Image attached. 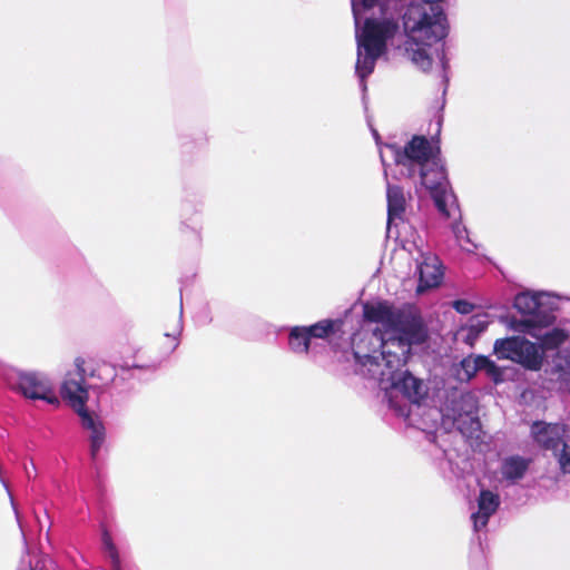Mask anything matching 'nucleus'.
Wrapping results in <instances>:
<instances>
[{"label":"nucleus","mask_w":570,"mask_h":570,"mask_svg":"<svg viewBox=\"0 0 570 570\" xmlns=\"http://www.w3.org/2000/svg\"><path fill=\"white\" fill-rule=\"evenodd\" d=\"M90 376L98 377L101 381V384H108L116 376V371L112 366L108 364L99 365L96 370H92Z\"/></svg>","instance_id":"5701e85b"},{"label":"nucleus","mask_w":570,"mask_h":570,"mask_svg":"<svg viewBox=\"0 0 570 570\" xmlns=\"http://www.w3.org/2000/svg\"><path fill=\"white\" fill-rule=\"evenodd\" d=\"M542 328L538 327L537 335L532 336L540 341L541 347L546 351L558 348L569 338V333L563 328L553 327L541 333Z\"/></svg>","instance_id":"dca6fc26"},{"label":"nucleus","mask_w":570,"mask_h":570,"mask_svg":"<svg viewBox=\"0 0 570 570\" xmlns=\"http://www.w3.org/2000/svg\"><path fill=\"white\" fill-rule=\"evenodd\" d=\"M478 510L471 514L473 531L480 532L485 529L490 518L500 507V497L488 489H482L476 499Z\"/></svg>","instance_id":"f8f14e48"},{"label":"nucleus","mask_w":570,"mask_h":570,"mask_svg":"<svg viewBox=\"0 0 570 570\" xmlns=\"http://www.w3.org/2000/svg\"><path fill=\"white\" fill-rule=\"evenodd\" d=\"M534 443L551 452L563 473H570V428L563 423L535 421L531 425Z\"/></svg>","instance_id":"0eeeda50"},{"label":"nucleus","mask_w":570,"mask_h":570,"mask_svg":"<svg viewBox=\"0 0 570 570\" xmlns=\"http://www.w3.org/2000/svg\"><path fill=\"white\" fill-rule=\"evenodd\" d=\"M419 285L417 292L440 285L443 278V269L440 259L431 253H422L417 263Z\"/></svg>","instance_id":"9b49d317"},{"label":"nucleus","mask_w":570,"mask_h":570,"mask_svg":"<svg viewBox=\"0 0 570 570\" xmlns=\"http://www.w3.org/2000/svg\"><path fill=\"white\" fill-rule=\"evenodd\" d=\"M363 314L366 321L379 323L381 327L354 334L352 350L356 365L384 354L402 356L407 345L422 344L426 340L422 318L411 311L380 302L364 304Z\"/></svg>","instance_id":"f03ea898"},{"label":"nucleus","mask_w":570,"mask_h":570,"mask_svg":"<svg viewBox=\"0 0 570 570\" xmlns=\"http://www.w3.org/2000/svg\"><path fill=\"white\" fill-rule=\"evenodd\" d=\"M202 228L200 212L189 203L184 204L181 207L180 232L199 243Z\"/></svg>","instance_id":"4468645a"},{"label":"nucleus","mask_w":570,"mask_h":570,"mask_svg":"<svg viewBox=\"0 0 570 570\" xmlns=\"http://www.w3.org/2000/svg\"><path fill=\"white\" fill-rule=\"evenodd\" d=\"M355 22L357 59L355 72L363 90L365 79L385 53L387 41L396 36L402 26L406 41L405 56L422 71H428L438 59L442 79L446 76L448 60L438 45L448 35L446 16L439 4L416 0H352Z\"/></svg>","instance_id":"f257e3e1"},{"label":"nucleus","mask_w":570,"mask_h":570,"mask_svg":"<svg viewBox=\"0 0 570 570\" xmlns=\"http://www.w3.org/2000/svg\"><path fill=\"white\" fill-rule=\"evenodd\" d=\"M390 156L401 177L419 176L421 185L430 190L438 210L445 217L459 218L460 210L456 197L449 189L445 168L440 157V149L433 146L424 136H414L403 148L386 145L380 157L387 176L386 157Z\"/></svg>","instance_id":"7ed1b4c3"},{"label":"nucleus","mask_w":570,"mask_h":570,"mask_svg":"<svg viewBox=\"0 0 570 570\" xmlns=\"http://www.w3.org/2000/svg\"><path fill=\"white\" fill-rule=\"evenodd\" d=\"M57 564L56 562L48 556L42 557L39 559L35 566V568H31L30 570H56Z\"/></svg>","instance_id":"393cba45"},{"label":"nucleus","mask_w":570,"mask_h":570,"mask_svg":"<svg viewBox=\"0 0 570 570\" xmlns=\"http://www.w3.org/2000/svg\"><path fill=\"white\" fill-rule=\"evenodd\" d=\"M335 322L332 320H322L311 326H306V330L312 338H326L334 332Z\"/></svg>","instance_id":"aec40b11"},{"label":"nucleus","mask_w":570,"mask_h":570,"mask_svg":"<svg viewBox=\"0 0 570 570\" xmlns=\"http://www.w3.org/2000/svg\"><path fill=\"white\" fill-rule=\"evenodd\" d=\"M453 307L460 314H470L474 306L468 301L458 299L453 303Z\"/></svg>","instance_id":"a878e982"},{"label":"nucleus","mask_w":570,"mask_h":570,"mask_svg":"<svg viewBox=\"0 0 570 570\" xmlns=\"http://www.w3.org/2000/svg\"><path fill=\"white\" fill-rule=\"evenodd\" d=\"M412 345H407L402 356L395 357L384 354L356 365V371L362 376L373 380L385 392H399L411 403L419 404L428 395V386L423 380L415 377L407 370H402Z\"/></svg>","instance_id":"20e7f679"},{"label":"nucleus","mask_w":570,"mask_h":570,"mask_svg":"<svg viewBox=\"0 0 570 570\" xmlns=\"http://www.w3.org/2000/svg\"><path fill=\"white\" fill-rule=\"evenodd\" d=\"M181 315H183V304L180 303L179 320L177 321L176 327L173 330V332L165 333V336L173 337V340L175 341L171 350H175L178 346L177 337L180 335L181 330H183Z\"/></svg>","instance_id":"b1692460"},{"label":"nucleus","mask_w":570,"mask_h":570,"mask_svg":"<svg viewBox=\"0 0 570 570\" xmlns=\"http://www.w3.org/2000/svg\"><path fill=\"white\" fill-rule=\"evenodd\" d=\"M24 469L28 479H35L37 476V468L33 461L30 462V466H26Z\"/></svg>","instance_id":"bb28decb"},{"label":"nucleus","mask_w":570,"mask_h":570,"mask_svg":"<svg viewBox=\"0 0 570 570\" xmlns=\"http://www.w3.org/2000/svg\"><path fill=\"white\" fill-rule=\"evenodd\" d=\"M85 360H75V370L66 375L61 385V396L79 415L81 428L88 433L91 460H96L106 442V428L101 419L88 411V387L85 384Z\"/></svg>","instance_id":"39448f33"},{"label":"nucleus","mask_w":570,"mask_h":570,"mask_svg":"<svg viewBox=\"0 0 570 570\" xmlns=\"http://www.w3.org/2000/svg\"><path fill=\"white\" fill-rule=\"evenodd\" d=\"M561 299L560 295L550 292L519 293L514 297V307L525 317L515 330L537 335L538 327H547L554 322V312L559 309Z\"/></svg>","instance_id":"423d86ee"},{"label":"nucleus","mask_w":570,"mask_h":570,"mask_svg":"<svg viewBox=\"0 0 570 570\" xmlns=\"http://www.w3.org/2000/svg\"><path fill=\"white\" fill-rule=\"evenodd\" d=\"M480 367L484 371L495 383L502 381V372L497 364L487 356L480 355Z\"/></svg>","instance_id":"4be33fe9"},{"label":"nucleus","mask_w":570,"mask_h":570,"mask_svg":"<svg viewBox=\"0 0 570 570\" xmlns=\"http://www.w3.org/2000/svg\"><path fill=\"white\" fill-rule=\"evenodd\" d=\"M443 417L470 440H480L481 422L478 415V399L472 393H461L448 401Z\"/></svg>","instance_id":"6e6552de"},{"label":"nucleus","mask_w":570,"mask_h":570,"mask_svg":"<svg viewBox=\"0 0 570 570\" xmlns=\"http://www.w3.org/2000/svg\"><path fill=\"white\" fill-rule=\"evenodd\" d=\"M387 198V224L390 225L394 219H401L405 208L406 199L403 188L399 185L387 183L386 188Z\"/></svg>","instance_id":"2eb2a0df"},{"label":"nucleus","mask_w":570,"mask_h":570,"mask_svg":"<svg viewBox=\"0 0 570 570\" xmlns=\"http://www.w3.org/2000/svg\"><path fill=\"white\" fill-rule=\"evenodd\" d=\"M479 371H481L480 355H470L460 362L458 376L461 381H470Z\"/></svg>","instance_id":"6ab92c4d"},{"label":"nucleus","mask_w":570,"mask_h":570,"mask_svg":"<svg viewBox=\"0 0 570 570\" xmlns=\"http://www.w3.org/2000/svg\"><path fill=\"white\" fill-rule=\"evenodd\" d=\"M531 462V459L521 455H509L501 462V475L509 484H515L525 476Z\"/></svg>","instance_id":"ddd939ff"},{"label":"nucleus","mask_w":570,"mask_h":570,"mask_svg":"<svg viewBox=\"0 0 570 570\" xmlns=\"http://www.w3.org/2000/svg\"><path fill=\"white\" fill-rule=\"evenodd\" d=\"M452 232L459 243V245L466 252H473L476 245L472 243L469 237L468 229L461 224V222H454L452 224Z\"/></svg>","instance_id":"412c9836"},{"label":"nucleus","mask_w":570,"mask_h":570,"mask_svg":"<svg viewBox=\"0 0 570 570\" xmlns=\"http://www.w3.org/2000/svg\"><path fill=\"white\" fill-rule=\"evenodd\" d=\"M101 547L106 558L110 561V570H126L122 566L119 550L114 543L111 534L107 529H102L101 532Z\"/></svg>","instance_id":"a211bd4d"},{"label":"nucleus","mask_w":570,"mask_h":570,"mask_svg":"<svg viewBox=\"0 0 570 570\" xmlns=\"http://www.w3.org/2000/svg\"><path fill=\"white\" fill-rule=\"evenodd\" d=\"M311 337L306 326H293L288 333V346L295 354H307L309 351Z\"/></svg>","instance_id":"f3484780"},{"label":"nucleus","mask_w":570,"mask_h":570,"mask_svg":"<svg viewBox=\"0 0 570 570\" xmlns=\"http://www.w3.org/2000/svg\"><path fill=\"white\" fill-rule=\"evenodd\" d=\"M4 379L12 391L26 399L42 400L52 405L59 404L50 379L41 372L11 370L7 372Z\"/></svg>","instance_id":"1a4fd4ad"},{"label":"nucleus","mask_w":570,"mask_h":570,"mask_svg":"<svg viewBox=\"0 0 570 570\" xmlns=\"http://www.w3.org/2000/svg\"><path fill=\"white\" fill-rule=\"evenodd\" d=\"M493 352L499 360H510L532 371L540 370L543 362L538 346L520 336L497 340Z\"/></svg>","instance_id":"9d476101"}]
</instances>
